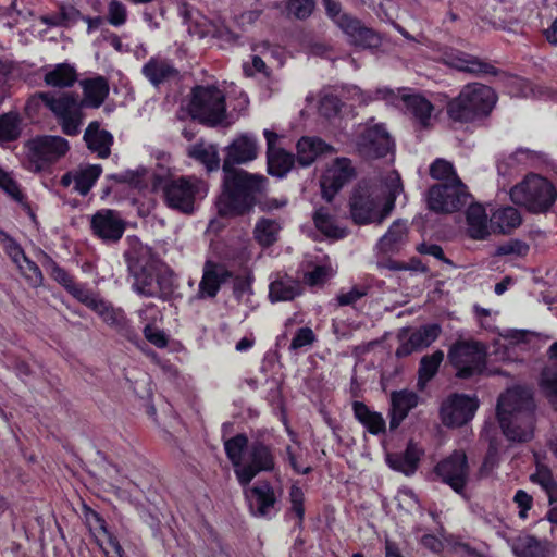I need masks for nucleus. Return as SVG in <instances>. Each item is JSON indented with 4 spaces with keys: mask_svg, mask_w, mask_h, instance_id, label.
<instances>
[{
    "mask_svg": "<svg viewBox=\"0 0 557 557\" xmlns=\"http://www.w3.org/2000/svg\"><path fill=\"white\" fill-rule=\"evenodd\" d=\"M256 157V139L250 136L243 135L228 146L223 163V191L216 202L220 215L235 216L249 212L257 198L265 191V176L233 168L234 164L246 163Z\"/></svg>",
    "mask_w": 557,
    "mask_h": 557,
    "instance_id": "nucleus-1",
    "label": "nucleus"
},
{
    "mask_svg": "<svg viewBox=\"0 0 557 557\" xmlns=\"http://www.w3.org/2000/svg\"><path fill=\"white\" fill-rule=\"evenodd\" d=\"M403 190L400 176L396 171L383 178L362 181L355 188L349 206L356 224H382L392 213L397 195Z\"/></svg>",
    "mask_w": 557,
    "mask_h": 557,
    "instance_id": "nucleus-2",
    "label": "nucleus"
},
{
    "mask_svg": "<svg viewBox=\"0 0 557 557\" xmlns=\"http://www.w3.org/2000/svg\"><path fill=\"white\" fill-rule=\"evenodd\" d=\"M535 403L528 387L513 386L498 397L497 418L504 435L512 442L532 438Z\"/></svg>",
    "mask_w": 557,
    "mask_h": 557,
    "instance_id": "nucleus-3",
    "label": "nucleus"
},
{
    "mask_svg": "<svg viewBox=\"0 0 557 557\" xmlns=\"http://www.w3.org/2000/svg\"><path fill=\"white\" fill-rule=\"evenodd\" d=\"M160 260L148 247H140L127 256V268L135 293L145 297H161L171 293L172 282L159 275Z\"/></svg>",
    "mask_w": 557,
    "mask_h": 557,
    "instance_id": "nucleus-4",
    "label": "nucleus"
},
{
    "mask_svg": "<svg viewBox=\"0 0 557 557\" xmlns=\"http://www.w3.org/2000/svg\"><path fill=\"white\" fill-rule=\"evenodd\" d=\"M496 100V94L491 87L480 83L468 84L449 101L447 113L456 122H471L490 114Z\"/></svg>",
    "mask_w": 557,
    "mask_h": 557,
    "instance_id": "nucleus-5",
    "label": "nucleus"
},
{
    "mask_svg": "<svg viewBox=\"0 0 557 557\" xmlns=\"http://www.w3.org/2000/svg\"><path fill=\"white\" fill-rule=\"evenodd\" d=\"M153 188H160L164 202L172 209L183 213H191L197 199L207 195V184L196 176H181L177 178L161 180L156 177Z\"/></svg>",
    "mask_w": 557,
    "mask_h": 557,
    "instance_id": "nucleus-6",
    "label": "nucleus"
},
{
    "mask_svg": "<svg viewBox=\"0 0 557 557\" xmlns=\"http://www.w3.org/2000/svg\"><path fill=\"white\" fill-rule=\"evenodd\" d=\"M557 191L546 178L530 174L510 190L511 200L525 207L530 212H546L555 202Z\"/></svg>",
    "mask_w": 557,
    "mask_h": 557,
    "instance_id": "nucleus-7",
    "label": "nucleus"
},
{
    "mask_svg": "<svg viewBox=\"0 0 557 557\" xmlns=\"http://www.w3.org/2000/svg\"><path fill=\"white\" fill-rule=\"evenodd\" d=\"M225 95L216 86H196L191 90L189 113L193 119L214 126L225 119Z\"/></svg>",
    "mask_w": 557,
    "mask_h": 557,
    "instance_id": "nucleus-8",
    "label": "nucleus"
},
{
    "mask_svg": "<svg viewBox=\"0 0 557 557\" xmlns=\"http://www.w3.org/2000/svg\"><path fill=\"white\" fill-rule=\"evenodd\" d=\"M69 141L61 136H37L24 144L25 160L28 169L40 172L66 154Z\"/></svg>",
    "mask_w": 557,
    "mask_h": 557,
    "instance_id": "nucleus-9",
    "label": "nucleus"
},
{
    "mask_svg": "<svg viewBox=\"0 0 557 557\" xmlns=\"http://www.w3.org/2000/svg\"><path fill=\"white\" fill-rule=\"evenodd\" d=\"M448 360L457 370L458 377L470 379L481 374L485 369V347L476 341L458 339L448 350Z\"/></svg>",
    "mask_w": 557,
    "mask_h": 557,
    "instance_id": "nucleus-10",
    "label": "nucleus"
},
{
    "mask_svg": "<svg viewBox=\"0 0 557 557\" xmlns=\"http://www.w3.org/2000/svg\"><path fill=\"white\" fill-rule=\"evenodd\" d=\"M38 97L57 116L64 134L69 136L78 134L83 102L79 101L77 95L62 94L55 97L49 92H39Z\"/></svg>",
    "mask_w": 557,
    "mask_h": 557,
    "instance_id": "nucleus-11",
    "label": "nucleus"
},
{
    "mask_svg": "<svg viewBox=\"0 0 557 557\" xmlns=\"http://www.w3.org/2000/svg\"><path fill=\"white\" fill-rule=\"evenodd\" d=\"M469 199L466 185L454 176L453 183H440L429 189L428 205L434 212L450 213L461 209Z\"/></svg>",
    "mask_w": 557,
    "mask_h": 557,
    "instance_id": "nucleus-12",
    "label": "nucleus"
},
{
    "mask_svg": "<svg viewBox=\"0 0 557 557\" xmlns=\"http://www.w3.org/2000/svg\"><path fill=\"white\" fill-rule=\"evenodd\" d=\"M372 122L373 120L361 125L356 138V149L364 159L383 158L394 147V141L385 125Z\"/></svg>",
    "mask_w": 557,
    "mask_h": 557,
    "instance_id": "nucleus-13",
    "label": "nucleus"
},
{
    "mask_svg": "<svg viewBox=\"0 0 557 557\" xmlns=\"http://www.w3.org/2000/svg\"><path fill=\"white\" fill-rule=\"evenodd\" d=\"M434 473L456 493L461 494L469 478V466L466 454L462 450H455L435 466Z\"/></svg>",
    "mask_w": 557,
    "mask_h": 557,
    "instance_id": "nucleus-14",
    "label": "nucleus"
},
{
    "mask_svg": "<svg viewBox=\"0 0 557 557\" xmlns=\"http://www.w3.org/2000/svg\"><path fill=\"white\" fill-rule=\"evenodd\" d=\"M274 456L267 445L255 442L248 447L246 462L237 469V480L242 486L248 485L260 472L272 471Z\"/></svg>",
    "mask_w": 557,
    "mask_h": 557,
    "instance_id": "nucleus-15",
    "label": "nucleus"
},
{
    "mask_svg": "<svg viewBox=\"0 0 557 557\" xmlns=\"http://www.w3.org/2000/svg\"><path fill=\"white\" fill-rule=\"evenodd\" d=\"M478 407L479 401L475 397L453 394L441 406L442 422L449 428L461 426L474 417Z\"/></svg>",
    "mask_w": 557,
    "mask_h": 557,
    "instance_id": "nucleus-16",
    "label": "nucleus"
},
{
    "mask_svg": "<svg viewBox=\"0 0 557 557\" xmlns=\"http://www.w3.org/2000/svg\"><path fill=\"white\" fill-rule=\"evenodd\" d=\"M374 99H384L394 106L403 102L407 111L412 114L422 126H428L431 119L433 106L420 95L408 94L406 89L395 92L388 88H379L375 91Z\"/></svg>",
    "mask_w": 557,
    "mask_h": 557,
    "instance_id": "nucleus-17",
    "label": "nucleus"
},
{
    "mask_svg": "<svg viewBox=\"0 0 557 557\" xmlns=\"http://www.w3.org/2000/svg\"><path fill=\"white\" fill-rule=\"evenodd\" d=\"M335 24L346 35L348 42L352 46L362 49H373L381 45V37L377 33L364 26L360 20L348 13L344 16H338Z\"/></svg>",
    "mask_w": 557,
    "mask_h": 557,
    "instance_id": "nucleus-18",
    "label": "nucleus"
},
{
    "mask_svg": "<svg viewBox=\"0 0 557 557\" xmlns=\"http://www.w3.org/2000/svg\"><path fill=\"white\" fill-rule=\"evenodd\" d=\"M355 169L347 158H337L321 180L322 197L331 201L334 195L355 177Z\"/></svg>",
    "mask_w": 557,
    "mask_h": 557,
    "instance_id": "nucleus-19",
    "label": "nucleus"
},
{
    "mask_svg": "<svg viewBox=\"0 0 557 557\" xmlns=\"http://www.w3.org/2000/svg\"><path fill=\"white\" fill-rule=\"evenodd\" d=\"M90 224L92 233L104 242H117L125 231L124 221L116 211L111 209L97 211Z\"/></svg>",
    "mask_w": 557,
    "mask_h": 557,
    "instance_id": "nucleus-20",
    "label": "nucleus"
},
{
    "mask_svg": "<svg viewBox=\"0 0 557 557\" xmlns=\"http://www.w3.org/2000/svg\"><path fill=\"white\" fill-rule=\"evenodd\" d=\"M232 277V272L222 263L207 260L199 282L197 298H214L221 285Z\"/></svg>",
    "mask_w": 557,
    "mask_h": 557,
    "instance_id": "nucleus-21",
    "label": "nucleus"
},
{
    "mask_svg": "<svg viewBox=\"0 0 557 557\" xmlns=\"http://www.w3.org/2000/svg\"><path fill=\"white\" fill-rule=\"evenodd\" d=\"M102 173L101 165L97 164H82L69 172H66L60 180L63 187H69L72 184L73 190L81 196H86L96 184L97 180Z\"/></svg>",
    "mask_w": 557,
    "mask_h": 557,
    "instance_id": "nucleus-22",
    "label": "nucleus"
},
{
    "mask_svg": "<svg viewBox=\"0 0 557 557\" xmlns=\"http://www.w3.org/2000/svg\"><path fill=\"white\" fill-rule=\"evenodd\" d=\"M247 497L250 511L255 517L270 518L277 511V496L269 482H261L251 487Z\"/></svg>",
    "mask_w": 557,
    "mask_h": 557,
    "instance_id": "nucleus-23",
    "label": "nucleus"
},
{
    "mask_svg": "<svg viewBox=\"0 0 557 557\" xmlns=\"http://www.w3.org/2000/svg\"><path fill=\"white\" fill-rule=\"evenodd\" d=\"M141 73L154 87L180 78V71L176 69L174 63L161 55L151 57L143 65Z\"/></svg>",
    "mask_w": 557,
    "mask_h": 557,
    "instance_id": "nucleus-24",
    "label": "nucleus"
},
{
    "mask_svg": "<svg viewBox=\"0 0 557 557\" xmlns=\"http://www.w3.org/2000/svg\"><path fill=\"white\" fill-rule=\"evenodd\" d=\"M442 329L438 324H425L411 332L409 338L403 343L396 350L397 357H407L413 351L422 350L434 343Z\"/></svg>",
    "mask_w": 557,
    "mask_h": 557,
    "instance_id": "nucleus-25",
    "label": "nucleus"
},
{
    "mask_svg": "<svg viewBox=\"0 0 557 557\" xmlns=\"http://www.w3.org/2000/svg\"><path fill=\"white\" fill-rule=\"evenodd\" d=\"M445 62L449 66L471 74H493L497 75L499 71L492 64L480 60L476 57L463 52H450L445 54Z\"/></svg>",
    "mask_w": 557,
    "mask_h": 557,
    "instance_id": "nucleus-26",
    "label": "nucleus"
},
{
    "mask_svg": "<svg viewBox=\"0 0 557 557\" xmlns=\"http://www.w3.org/2000/svg\"><path fill=\"white\" fill-rule=\"evenodd\" d=\"M391 429H396L408 416L409 411L418 405V395L410 391L393 392L391 395Z\"/></svg>",
    "mask_w": 557,
    "mask_h": 557,
    "instance_id": "nucleus-27",
    "label": "nucleus"
},
{
    "mask_svg": "<svg viewBox=\"0 0 557 557\" xmlns=\"http://www.w3.org/2000/svg\"><path fill=\"white\" fill-rule=\"evenodd\" d=\"M512 550L517 557H548L550 554V543L540 541L530 534H520L511 544Z\"/></svg>",
    "mask_w": 557,
    "mask_h": 557,
    "instance_id": "nucleus-28",
    "label": "nucleus"
},
{
    "mask_svg": "<svg viewBox=\"0 0 557 557\" xmlns=\"http://www.w3.org/2000/svg\"><path fill=\"white\" fill-rule=\"evenodd\" d=\"M421 457V450L413 443H409L404 453L386 455L387 465L398 472L411 475L416 472Z\"/></svg>",
    "mask_w": 557,
    "mask_h": 557,
    "instance_id": "nucleus-29",
    "label": "nucleus"
},
{
    "mask_svg": "<svg viewBox=\"0 0 557 557\" xmlns=\"http://www.w3.org/2000/svg\"><path fill=\"white\" fill-rule=\"evenodd\" d=\"M490 222L493 233L510 234L521 225L522 216L518 209L507 206L494 210Z\"/></svg>",
    "mask_w": 557,
    "mask_h": 557,
    "instance_id": "nucleus-30",
    "label": "nucleus"
},
{
    "mask_svg": "<svg viewBox=\"0 0 557 557\" xmlns=\"http://www.w3.org/2000/svg\"><path fill=\"white\" fill-rule=\"evenodd\" d=\"M84 140L88 149L96 152L98 157H109L113 137L108 131L101 129L98 122H91L87 126L84 134Z\"/></svg>",
    "mask_w": 557,
    "mask_h": 557,
    "instance_id": "nucleus-31",
    "label": "nucleus"
},
{
    "mask_svg": "<svg viewBox=\"0 0 557 557\" xmlns=\"http://www.w3.org/2000/svg\"><path fill=\"white\" fill-rule=\"evenodd\" d=\"M332 152L334 148L320 138L302 137L297 143V161L302 166L312 164L320 154Z\"/></svg>",
    "mask_w": 557,
    "mask_h": 557,
    "instance_id": "nucleus-32",
    "label": "nucleus"
},
{
    "mask_svg": "<svg viewBox=\"0 0 557 557\" xmlns=\"http://www.w3.org/2000/svg\"><path fill=\"white\" fill-rule=\"evenodd\" d=\"M302 292L301 284L288 275H277L270 283L269 298L272 302L290 301Z\"/></svg>",
    "mask_w": 557,
    "mask_h": 557,
    "instance_id": "nucleus-33",
    "label": "nucleus"
},
{
    "mask_svg": "<svg viewBox=\"0 0 557 557\" xmlns=\"http://www.w3.org/2000/svg\"><path fill=\"white\" fill-rule=\"evenodd\" d=\"M407 222L396 220L392 223L387 232L379 239L376 248L380 252H396L406 243L407 239Z\"/></svg>",
    "mask_w": 557,
    "mask_h": 557,
    "instance_id": "nucleus-34",
    "label": "nucleus"
},
{
    "mask_svg": "<svg viewBox=\"0 0 557 557\" xmlns=\"http://www.w3.org/2000/svg\"><path fill=\"white\" fill-rule=\"evenodd\" d=\"M468 234L471 238L483 240L491 234V223H487V214L481 205H471L467 210Z\"/></svg>",
    "mask_w": 557,
    "mask_h": 557,
    "instance_id": "nucleus-35",
    "label": "nucleus"
},
{
    "mask_svg": "<svg viewBox=\"0 0 557 557\" xmlns=\"http://www.w3.org/2000/svg\"><path fill=\"white\" fill-rule=\"evenodd\" d=\"M84 91V101L89 107L99 108L109 95V83L102 76L85 79L81 83Z\"/></svg>",
    "mask_w": 557,
    "mask_h": 557,
    "instance_id": "nucleus-36",
    "label": "nucleus"
},
{
    "mask_svg": "<svg viewBox=\"0 0 557 557\" xmlns=\"http://www.w3.org/2000/svg\"><path fill=\"white\" fill-rule=\"evenodd\" d=\"M355 418L367 428L371 434L385 432V420L381 413L371 411L368 406L361 401L352 403Z\"/></svg>",
    "mask_w": 557,
    "mask_h": 557,
    "instance_id": "nucleus-37",
    "label": "nucleus"
},
{
    "mask_svg": "<svg viewBox=\"0 0 557 557\" xmlns=\"http://www.w3.org/2000/svg\"><path fill=\"white\" fill-rule=\"evenodd\" d=\"M77 81V73L73 65L60 63L45 73L44 82L48 86L66 88L74 85Z\"/></svg>",
    "mask_w": 557,
    "mask_h": 557,
    "instance_id": "nucleus-38",
    "label": "nucleus"
},
{
    "mask_svg": "<svg viewBox=\"0 0 557 557\" xmlns=\"http://www.w3.org/2000/svg\"><path fill=\"white\" fill-rule=\"evenodd\" d=\"M294 164V156L284 149L268 151V170L271 175L283 177Z\"/></svg>",
    "mask_w": 557,
    "mask_h": 557,
    "instance_id": "nucleus-39",
    "label": "nucleus"
},
{
    "mask_svg": "<svg viewBox=\"0 0 557 557\" xmlns=\"http://www.w3.org/2000/svg\"><path fill=\"white\" fill-rule=\"evenodd\" d=\"M317 228L326 237L339 239L346 236V231L341 228L329 213L327 209L320 208L313 214Z\"/></svg>",
    "mask_w": 557,
    "mask_h": 557,
    "instance_id": "nucleus-40",
    "label": "nucleus"
},
{
    "mask_svg": "<svg viewBox=\"0 0 557 557\" xmlns=\"http://www.w3.org/2000/svg\"><path fill=\"white\" fill-rule=\"evenodd\" d=\"M248 438L245 434H237L224 443L226 456L234 467L236 476L237 469H239L244 463L243 453L246 448L248 449Z\"/></svg>",
    "mask_w": 557,
    "mask_h": 557,
    "instance_id": "nucleus-41",
    "label": "nucleus"
},
{
    "mask_svg": "<svg viewBox=\"0 0 557 557\" xmlns=\"http://www.w3.org/2000/svg\"><path fill=\"white\" fill-rule=\"evenodd\" d=\"M280 231L281 226L276 221L261 219L255 226V238L261 246L269 247L277 240Z\"/></svg>",
    "mask_w": 557,
    "mask_h": 557,
    "instance_id": "nucleus-42",
    "label": "nucleus"
},
{
    "mask_svg": "<svg viewBox=\"0 0 557 557\" xmlns=\"http://www.w3.org/2000/svg\"><path fill=\"white\" fill-rule=\"evenodd\" d=\"M189 156L206 165L208 171L218 170L220 158L214 145L196 144L191 147Z\"/></svg>",
    "mask_w": 557,
    "mask_h": 557,
    "instance_id": "nucleus-43",
    "label": "nucleus"
},
{
    "mask_svg": "<svg viewBox=\"0 0 557 557\" xmlns=\"http://www.w3.org/2000/svg\"><path fill=\"white\" fill-rule=\"evenodd\" d=\"M539 387L552 407L557 410V370L544 368L539 379Z\"/></svg>",
    "mask_w": 557,
    "mask_h": 557,
    "instance_id": "nucleus-44",
    "label": "nucleus"
},
{
    "mask_svg": "<svg viewBox=\"0 0 557 557\" xmlns=\"http://www.w3.org/2000/svg\"><path fill=\"white\" fill-rule=\"evenodd\" d=\"M21 117L16 112L0 115V140L12 141L21 135Z\"/></svg>",
    "mask_w": 557,
    "mask_h": 557,
    "instance_id": "nucleus-45",
    "label": "nucleus"
},
{
    "mask_svg": "<svg viewBox=\"0 0 557 557\" xmlns=\"http://www.w3.org/2000/svg\"><path fill=\"white\" fill-rule=\"evenodd\" d=\"M443 359L444 352L442 350H436L432 355L424 356L420 361V377L425 381L431 380L436 374Z\"/></svg>",
    "mask_w": 557,
    "mask_h": 557,
    "instance_id": "nucleus-46",
    "label": "nucleus"
},
{
    "mask_svg": "<svg viewBox=\"0 0 557 557\" xmlns=\"http://www.w3.org/2000/svg\"><path fill=\"white\" fill-rule=\"evenodd\" d=\"M335 271L330 264L315 265L312 271L305 273L304 281L309 286L324 284L334 275Z\"/></svg>",
    "mask_w": 557,
    "mask_h": 557,
    "instance_id": "nucleus-47",
    "label": "nucleus"
},
{
    "mask_svg": "<svg viewBox=\"0 0 557 557\" xmlns=\"http://www.w3.org/2000/svg\"><path fill=\"white\" fill-rule=\"evenodd\" d=\"M430 175L443 183H453V177L457 176L453 164L444 159H437L431 164Z\"/></svg>",
    "mask_w": 557,
    "mask_h": 557,
    "instance_id": "nucleus-48",
    "label": "nucleus"
},
{
    "mask_svg": "<svg viewBox=\"0 0 557 557\" xmlns=\"http://www.w3.org/2000/svg\"><path fill=\"white\" fill-rule=\"evenodd\" d=\"M94 309L100 313L106 323L116 327L126 329L125 335L131 336L129 330L126 326V322L122 312L115 311L112 308L107 307L103 302H98V308Z\"/></svg>",
    "mask_w": 557,
    "mask_h": 557,
    "instance_id": "nucleus-49",
    "label": "nucleus"
},
{
    "mask_svg": "<svg viewBox=\"0 0 557 557\" xmlns=\"http://www.w3.org/2000/svg\"><path fill=\"white\" fill-rule=\"evenodd\" d=\"M287 14L297 20L309 17L314 9V0H287Z\"/></svg>",
    "mask_w": 557,
    "mask_h": 557,
    "instance_id": "nucleus-50",
    "label": "nucleus"
},
{
    "mask_svg": "<svg viewBox=\"0 0 557 557\" xmlns=\"http://www.w3.org/2000/svg\"><path fill=\"white\" fill-rule=\"evenodd\" d=\"M147 175L148 171L146 169H140L136 171H126L120 174H113L110 177L117 183H128L134 187L140 188L145 185V177Z\"/></svg>",
    "mask_w": 557,
    "mask_h": 557,
    "instance_id": "nucleus-51",
    "label": "nucleus"
},
{
    "mask_svg": "<svg viewBox=\"0 0 557 557\" xmlns=\"http://www.w3.org/2000/svg\"><path fill=\"white\" fill-rule=\"evenodd\" d=\"M531 481L537 483L545 490L549 496L555 491L556 483L550 470L544 466L537 467L536 472L531 475Z\"/></svg>",
    "mask_w": 557,
    "mask_h": 557,
    "instance_id": "nucleus-52",
    "label": "nucleus"
},
{
    "mask_svg": "<svg viewBox=\"0 0 557 557\" xmlns=\"http://www.w3.org/2000/svg\"><path fill=\"white\" fill-rule=\"evenodd\" d=\"M342 102L335 95H324L320 100L319 111L326 119L336 116L341 111Z\"/></svg>",
    "mask_w": 557,
    "mask_h": 557,
    "instance_id": "nucleus-53",
    "label": "nucleus"
},
{
    "mask_svg": "<svg viewBox=\"0 0 557 557\" xmlns=\"http://www.w3.org/2000/svg\"><path fill=\"white\" fill-rule=\"evenodd\" d=\"M289 500L292 504L290 510L296 515L298 518V524L301 525L305 517V507H304V500L305 495L302 490L297 486L293 485L289 490Z\"/></svg>",
    "mask_w": 557,
    "mask_h": 557,
    "instance_id": "nucleus-54",
    "label": "nucleus"
},
{
    "mask_svg": "<svg viewBox=\"0 0 557 557\" xmlns=\"http://www.w3.org/2000/svg\"><path fill=\"white\" fill-rule=\"evenodd\" d=\"M45 267L50 276L65 289L74 282L73 277L52 259L48 258Z\"/></svg>",
    "mask_w": 557,
    "mask_h": 557,
    "instance_id": "nucleus-55",
    "label": "nucleus"
},
{
    "mask_svg": "<svg viewBox=\"0 0 557 557\" xmlns=\"http://www.w3.org/2000/svg\"><path fill=\"white\" fill-rule=\"evenodd\" d=\"M126 7L119 0H112L108 8V21L113 26H121L126 22Z\"/></svg>",
    "mask_w": 557,
    "mask_h": 557,
    "instance_id": "nucleus-56",
    "label": "nucleus"
},
{
    "mask_svg": "<svg viewBox=\"0 0 557 557\" xmlns=\"http://www.w3.org/2000/svg\"><path fill=\"white\" fill-rule=\"evenodd\" d=\"M529 251V245L519 239H511L505 244H502L496 249V255L498 256H524Z\"/></svg>",
    "mask_w": 557,
    "mask_h": 557,
    "instance_id": "nucleus-57",
    "label": "nucleus"
},
{
    "mask_svg": "<svg viewBox=\"0 0 557 557\" xmlns=\"http://www.w3.org/2000/svg\"><path fill=\"white\" fill-rule=\"evenodd\" d=\"M317 337L310 327H300L292 339L289 349L298 350L302 347L310 346L315 342Z\"/></svg>",
    "mask_w": 557,
    "mask_h": 557,
    "instance_id": "nucleus-58",
    "label": "nucleus"
},
{
    "mask_svg": "<svg viewBox=\"0 0 557 557\" xmlns=\"http://www.w3.org/2000/svg\"><path fill=\"white\" fill-rule=\"evenodd\" d=\"M66 290L77 300L87 305L91 308H98V301L91 296V294L82 285L76 284L73 282L69 285Z\"/></svg>",
    "mask_w": 557,
    "mask_h": 557,
    "instance_id": "nucleus-59",
    "label": "nucleus"
},
{
    "mask_svg": "<svg viewBox=\"0 0 557 557\" xmlns=\"http://www.w3.org/2000/svg\"><path fill=\"white\" fill-rule=\"evenodd\" d=\"M0 187L15 200H21L22 194L16 182L0 168Z\"/></svg>",
    "mask_w": 557,
    "mask_h": 557,
    "instance_id": "nucleus-60",
    "label": "nucleus"
},
{
    "mask_svg": "<svg viewBox=\"0 0 557 557\" xmlns=\"http://www.w3.org/2000/svg\"><path fill=\"white\" fill-rule=\"evenodd\" d=\"M366 295H367V288L352 287L348 292L342 290L337 295V302L339 306H351Z\"/></svg>",
    "mask_w": 557,
    "mask_h": 557,
    "instance_id": "nucleus-61",
    "label": "nucleus"
},
{
    "mask_svg": "<svg viewBox=\"0 0 557 557\" xmlns=\"http://www.w3.org/2000/svg\"><path fill=\"white\" fill-rule=\"evenodd\" d=\"M513 500L517 504V506L520 508L519 517L525 518L527 511L530 510L533 505L532 496L529 495L523 490H519L516 492Z\"/></svg>",
    "mask_w": 557,
    "mask_h": 557,
    "instance_id": "nucleus-62",
    "label": "nucleus"
},
{
    "mask_svg": "<svg viewBox=\"0 0 557 557\" xmlns=\"http://www.w3.org/2000/svg\"><path fill=\"white\" fill-rule=\"evenodd\" d=\"M145 337L153 345L159 348L165 347L168 344L166 337L163 332L158 329H154L150 325H147L144 329Z\"/></svg>",
    "mask_w": 557,
    "mask_h": 557,
    "instance_id": "nucleus-63",
    "label": "nucleus"
},
{
    "mask_svg": "<svg viewBox=\"0 0 557 557\" xmlns=\"http://www.w3.org/2000/svg\"><path fill=\"white\" fill-rule=\"evenodd\" d=\"M212 37H215L222 41L227 44L235 42L238 39V36L234 34L226 25L219 24L213 25Z\"/></svg>",
    "mask_w": 557,
    "mask_h": 557,
    "instance_id": "nucleus-64",
    "label": "nucleus"
}]
</instances>
